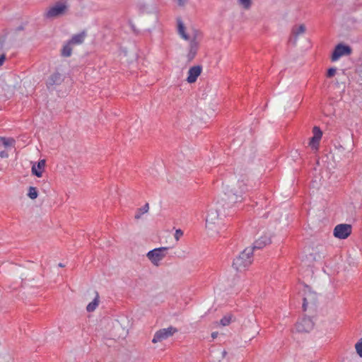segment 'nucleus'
<instances>
[{"mask_svg":"<svg viewBox=\"0 0 362 362\" xmlns=\"http://www.w3.org/2000/svg\"><path fill=\"white\" fill-rule=\"evenodd\" d=\"M177 30L181 37L188 42L186 57L187 62H190L194 59L198 52L203 38V33L193 26L186 29L181 21L177 22Z\"/></svg>","mask_w":362,"mask_h":362,"instance_id":"1","label":"nucleus"},{"mask_svg":"<svg viewBox=\"0 0 362 362\" xmlns=\"http://www.w3.org/2000/svg\"><path fill=\"white\" fill-rule=\"evenodd\" d=\"M254 248L246 247L234 258L233 267L238 272L245 271L253 262Z\"/></svg>","mask_w":362,"mask_h":362,"instance_id":"2","label":"nucleus"},{"mask_svg":"<svg viewBox=\"0 0 362 362\" xmlns=\"http://www.w3.org/2000/svg\"><path fill=\"white\" fill-rule=\"evenodd\" d=\"M205 228L211 235L217 234L221 229V221L218 210L216 208H210L205 219Z\"/></svg>","mask_w":362,"mask_h":362,"instance_id":"3","label":"nucleus"},{"mask_svg":"<svg viewBox=\"0 0 362 362\" xmlns=\"http://www.w3.org/2000/svg\"><path fill=\"white\" fill-rule=\"evenodd\" d=\"M248 178L246 175H241L231 186V192L236 197L235 202L242 198L243 194L248 189Z\"/></svg>","mask_w":362,"mask_h":362,"instance_id":"4","label":"nucleus"},{"mask_svg":"<svg viewBox=\"0 0 362 362\" xmlns=\"http://www.w3.org/2000/svg\"><path fill=\"white\" fill-rule=\"evenodd\" d=\"M168 250V247L155 248L148 252L146 257L153 265L158 267L160 265L161 261L166 257Z\"/></svg>","mask_w":362,"mask_h":362,"instance_id":"5","label":"nucleus"},{"mask_svg":"<svg viewBox=\"0 0 362 362\" xmlns=\"http://www.w3.org/2000/svg\"><path fill=\"white\" fill-rule=\"evenodd\" d=\"M68 9V6L65 3L57 2L54 6L47 8L44 13V16L47 19H54L64 16Z\"/></svg>","mask_w":362,"mask_h":362,"instance_id":"6","label":"nucleus"},{"mask_svg":"<svg viewBox=\"0 0 362 362\" xmlns=\"http://www.w3.org/2000/svg\"><path fill=\"white\" fill-rule=\"evenodd\" d=\"M176 332L177 329L173 327L160 329L155 333L153 338L152 339V342L153 344L162 342L164 340L172 337Z\"/></svg>","mask_w":362,"mask_h":362,"instance_id":"7","label":"nucleus"},{"mask_svg":"<svg viewBox=\"0 0 362 362\" xmlns=\"http://www.w3.org/2000/svg\"><path fill=\"white\" fill-rule=\"evenodd\" d=\"M351 231L352 227L351 225L341 223L334 227L333 234L337 238L346 239L351 234Z\"/></svg>","mask_w":362,"mask_h":362,"instance_id":"8","label":"nucleus"},{"mask_svg":"<svg viewBox=\"0 0 362 362\" xmlns=\"http://www.w3.org/2000/svg\"><path fill=\"white\" fill-rule=\"evenodd\" d=\"M352 49L350 46L344 44L337 45L332 52L331 59L333 62L338 60L342 56H349L351 54Z\"/></svg>","mask_w":362,"mask_h":362,"instance_id":"9","label":"nucleus"},{"mask_svg":"<svg viewBox=\"0 0 362 362\" xmlns=\"http://www.w3.org/2000/svg\"><path fill=\"white\" fill-rule=\"evenodd\" d=\"M314 327V322L310 317L301 318L296 325V330L298 332H309Z\"/></svg>","mask_w":362,"mask_h":362,"instance_id":"10","label":"nucleus"},{"mask_svg":"<svg viewBox=\"0 0 362 362\" xmlns=\"http://www.w3.org/2000/svg\"><path fill=\"white\" fill-rule=\"evenodd\" d=\"M303 300V310H306L307 307L309 304H314L316 302V293L311 292L309 288L305 287L304 289Z\"/></svg>","mask_w":362,"mask_h":362,"instance_id":"11","label":"nucleus"},{"mask_svg":"<svg viewBox=\"0 0 362 362\" xmlns=\"http://www.w3.org/2000/svg\"><path fill=\"white\" fill-rule=\"evenodd\" d=\"M63 81L64 76L59 72H54L49 76L46 85L48 88H53L56 86L60 85Z\"/></svg>","mask_w":362,"mask_h":362,"instance_id":"12","label":"nucleus"},{"mask_svg":"<svg viewBox=\"0 0 362 362\" xmlns=\"http://www.w3.org/2000/svg\"><path fill=\"white\" fill-rule=\"evenodd\" d=\"M313 136L309 141V146L314 150H317L320 141L322 136V132L318 127H314L313 129Z\"/></svg>","mask_w":362,"mask_h":362,"instance_id":"13","label":"nucleus"},{"mask_svg":"<svg viewBox=\"0 0 362 362\" xmlns=\"http://www.w3.org/2000/svg\"><path fill=\"white\" fill-rule=\"evenodd\" d=\"M202 71V66L200 65L193 66L188 71L187 81L189 83H194Z\"/></svg>","mask_w":362,"mask_h":362,"instance_id":"14","label":"nucleus"},{"mask_svg":"<svg viewBox=\"0 0 362 362\" xmlns=\"http://www.w3.org/2000/svg\"><path fill=\"white\" fill-rule=\"evenodd\" d=\"M46 165V161L45 159L40 160L38 163L33 164L31 172L32 174L37 176V177H41L42 176V173L45 170Z\"/></svg>","mask_w":362,"mask_h":362,"instance_id":"15","label":"nucleus"},{"mask_svg":"<svg viewBox=\"0 0 362 362\" xmlns=\"http://www.w3.org/2000/svg\"><path fill=\"white\" fill-rule=\"evenodd\" d=\"M305 30L306 28L303 24L293 26L291 31L292 37H291L290 40L292 41L293 44H296L298 35L305 33Z\"/></svg>","mask_w":362,"mask_h":362,"instance_id":"16","label":"nucleus"},{"mask_svg":"<svg viewBox=\"0 0 362 362\" xmlns=\"http://www.w3.org/2000/svg\"><path fill=\"white\" fill-rule=\"evenodd\" d=\"M270 243V237L267 235H264V236H262L258 240H257L251 248H254V250L255 249H261Z\"/></svg>","mask_w":362,"mask_h":362,"instance_id":"17","label":"nucleus"},{"mask_svg":"<svg viewBox=\"0 0 362 362\" xmlns=\"http://www.w3.org/2000/svg\"><path fill=\"white\" fill-rule=\"evenodd\" d=\"M86 36V32L83 31L81 33L74 35L72 36L71 40L69 41L72 45H81L83 42L84 39Z\"/></svg>","mask_w":362,"mask_h":362,"instance_id":"18","label":"nucleus"},{"mask_svg":"<svg viewBox=\"0 0 362 362\" xmlns=\"http://www.w3.org/2000/svg\"><path fill=\"white\" fill-rule=\"evenodd\" d=\"M95 296L93 299V300L92 302H90V303H88V305H87L86 307V310L88 312V313H91V312H93L96 308L98 307V304H99V294L97 291L95 292Z\"/></svg>","mask_w":362,"mask_h":362,"instance_id":"19","label":"nucleus"},{"mask_svg":"<svg viewBox=\"0 0 362 362\" xmlns=\"http://www.w3.org/2000/svg\"><path fill=\"white\" fill-rule=\"evenodd\" d=\"M149 210V204L146 203L145 205H144L142 207L139 208L136 214L134 215V218L136 220H139L141 218L142 215L144 214H146Z\"/></svg>","mask_w":362,"mask_h":362,"instance_id":"20","label":"nucleus"},{"mask_svg":"<svg viewBox=\"0 0 362 362\" xmlns=\"http://www.w3.org/2000/svg\"><path fill=\"white\" fill-rule=\"evenodd\" d=\"M16 141L13 138H6L0 136V145L4 147L14 146Z\"/></svg>","mask_w":362,"mask_h":362,"instance_id":"21","label":"nucleus"},{"mask_svg":"<svg viewBox=\"0 0 362 362\" xmlns=\"http://www.w3.org/2000/svg\"><path fill=\"white\" fill-rule=\"evenodd\" d=\"M72 53V45L68 42L62 49V55L65 57H70Z\"/></svg>","mask_w":362,"mask_h":362,"instance_id":"22","label":"nucleus"},{"mask_svg":"<svg viewBox=\"0 0 362 362\" xmlns=\"http://www.w3.org/2000/svg\"><path fill=\"white\" fill-rule=\"evenodd\" d=\"M28 196L31 199H35L38 196V192L35 187H30L28 188Z\"/></svg>","mask_w":362,"mask_h":362,"instance_id":"23","label":"nucleus"},{"mask_svg":"<svg viewBox=\"0 0 362 362\" xmlns=\"http://www.w3.org/2000/svg\"><path fill=\"white\" fill-rule=\"evenodd\" d=\"M239 4L245 10H249L252 4V0H238Z\"/></svg>","mask_w":362,"mask_h":362,"instance_id":"24","label":"nucleus"},{"mask_svg":"<svg viewBox=\"0 0 362 362\" xmlns=\"http://www.w3.org/2000/svg\"><path fill=\"white\" fill-rule=\"evenodd\" d=\"M355 349L358 355L362 358V338L355 344Z\"/></svg>","mask_w":362,"mask_h":362,"instance_id":"25","label":"nucleus"},{"mask_svg":"<svg viewBox=\"0 0 362 362\" xmlns=\"http://www.w3.org/2000/svg\"><path fill=\"white\" fill-rule=\"evenodd\" d=\"M230 321H231L230 316H225L221 320L220 322L223 326H227L230 323Z\"/></svg>","mask_w":362,"mask_h":362,"instance_id":"26","label":"nucleus"},{"mask_svg":"<svg viewBox=\"0 0 362 362\" xmlns=\"http://www.w3.org/2000/svg\"><path fill=\"white\" fill-rule=\"evenodd\" d=\"M336 72H337L336 68H333V67L329 68L327 72V77L331 78V77L334 76L335 75Z\"/></svg>","mask_w":362,"mask_h":362,"instance_id":"27","label":"nucleus"},{"mask_svg":"<svg viewBox=\"0 0 362 362\" xmlns=\"http://www.w3.org/2000/svg\"><path fill=\"white\" fill-rule=\"evenodd\" d=\"M182 235H183L182 230L180 229H177L175 230L174 238L176 240V241H178Z\"/></svg>","mask_w":362,"mask_h":362,"instance_id":"28","label":"nucleus"},{"mask_svg":"<svg viewBox=\"0 0 362 362\" xmlns=\"http://www.w3.org/2000/svg\"><path fill=\"white\" fill-rule=\"evenodd\" d=\"M0 157L2 158H6L8 157V153L6 151H2L0 152Z\"/></svg>","mask_w":362,"mask_h":362,"instance_id":"29","label":"nucleus"},{"mask_svg":"<svg viewBox=\"0 0 362 362\" xmlns=\"http://www.w3.org/2000/svg\"><path fill=\"white\" fill-rule=\"evenodd\" d=\"M6 57H5V55L4 54H1L0 56V66L3 64L4 60H5Z\"/></svg>","mask_w":362,"mask_h":362,"instance_id":"30","label":"nucleus"},{"mask_svg":"<svg viewBox=\"0 0 362 362\" xmlns=\"http://www.w3.org/2000/svg\"><path fill=\"white\" fill-rule=\"evenodd\" d=\"M177 1H178L179 6H184L187 2V0H177Z\"/></svg>","mask_w":362,"mask_h":362,"instance_id":"31","label":"nucleus"},{"mask_svg":"<svg viewBox=\"0 0 362 362\" xmlns=\"http://www.w3.org/2000/svg\"><path fill=\"white\" fill-rule=\"evenodd\" d=\"M217 336H218V332H213V333L211 334V337H212V338H213V339L216 338V337H217Z\"/></svg>","mask_w":362,"mask_h":362,"instance_id":"32","label":"nucleus"},{"mask_svg":"<svg viewBox=\"0 0 362 362\" xmlns=\"http://www.w3.org/2000/svg\"><path fill=\"white\" fill-rule=\"evenodd\" d=\"M359 66H360V68L361 69V71H362V59L360 60Z\"/></svg>","mask_w":362,"mask_h":362,"instance_id":"33","label":"nucleus"},{"mask_svg":"<svg viewBox=\"0 0 362 362\" xmlns=\"http://www.w3.org/2000/svg\"><path fill=\"white\" fill-rule=\"evenodd\" d=\"M59 266L61 267H64V265L62 263L59 264Z\"/></svg>","mask_w":362,"mask_h":362,"instance_id":"34","label":"nucleus"}]
</instances>
